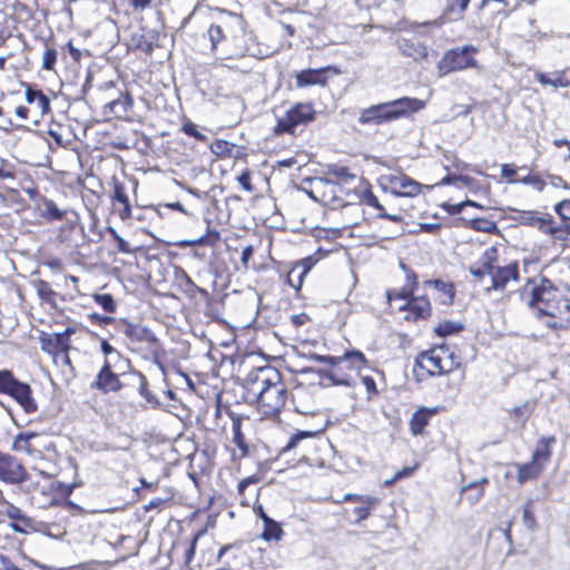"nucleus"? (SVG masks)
<instances>
[{"instance_id": "a18cd8bd", "label": "nucleus", "mask_w": 570, "mask_h": 570, "mask_svg": "<svg viewBox=\"0 0 570 570\" xmlns=\"http://www.w3.org/2000/svg\"><path fill=\"white\" fill-rule=\"evenodd\" d=\"M324 375L327 379H330L335 385H353L352 379L348 376H338L335 372H327Z\"/></svg>"}, {"instance_id": "f257e3e1", "label": "nucleus", "mask_w": 570, "mask_h": 570, "mask_svg": "<svg viewBox=\"0 0 570 570\" xmlns=\"http://www.w3.org/2000/svg\"><path fill=\"white\" fill-rule=\"evenodd\" d=\"M248 391L257 396L258 405L265 415L278 413L286 402V386L281 374L273 367L259 368L249 377Z\"/></svg>"}, {"instance_id": "e2e57ef3", "label": "nucleus", "mask_w": 570, "mask_h": 570, "mask_svg": "<svg viewBox=\"0 0 570 570\" xmlns=\"http://www.w3.org/2000/svg\"><path fill=\"white\" fill-rule=\"evenodd\" d=\"M468 203H459V204H453V205H444V208H446V210L452 214V215H456V214H460L463 208L466 206Z\"/></svg>"}, {"instance_id": "b1692460", "label": "nucleus", "mask_w": 570, "mask_h": 570, "mask_svg": "<svg viewBox=\"0 0 570 570\" xmlns=\"http://www.w3.org/2000/svg\"><path fill=\"white\" fill-rule=\"evenodd\" d=\"M377 503V500L373 497L366 495L360 501V505L354 509V513L357 519L356 522L363 521L368 518L372 508Z\"/></svg>"}, {"instance_id": "f3484780", "label": "nucleus", "mask_w": 570, "mask_h": 570, "mask_svg": "<svg viewBox=\"0 0 570 570\" xmlns=\"http://www.w3.org/2000/svg\"><path fill=\"white\" fill-rule=\"evenodd\" d=\"M436 413V409L429 410L426 407L419 409L411 417L410 429L414 435L422 434L425 426L429 424L432 415Z\"/></svg>"}, {"instance_id": "9d476101", "label": "nucleus", "mask_w": 570, "mask_h": 570, "mask_svg": "<svg viewBox=\"0 0 570 570\" xmlns=\"http://www.w3.org/2000/svg\"><path fill=\"white\" fill-rule=\"evenodd\" d=\"M28 480V472L14 456L0 452V481L20 484Z\"/></svg>"}, {"instance_id": "20e7f679", "label": "nucleus", "mask_w": 570, "mask_h": 570, "mask_svg": "<svg viewBox=\"0 0 570 570\" xmlns=\"http://www.w3.org/2000/svg\"><path fill=\"white\" fill-rule=\"evenodd\" d=\"M425 107V101L403 97L384 104L371 106L360 112L358 122L362 125H381L415 112Z\"/></svg>"}, {"instance_id": "c03bdc74", "label": "nucleus", "mask_w": 570, "mask_h": 570, "mask_svg": "<svg viewBox=\"0 0 570 570\" xmlns=\"http://www.w3.org/2000/svg\"><path fill=\"white\" fill-rule=\"evenodd\" d=\"M472 227L476 230H483L488 233L497 229L495 224L488 219H475L472 222Z\"/></svg>"}, {"instance_id": "6ab92c4d", "label": "nucleus", "mask_w": 570, "mask_h": 570, "mask_svg": "<svg viewBox=\"0 0 570 570\" xmlns=\"http://www.w3.org/2000/svg\"><path fill=\"white\" fill-rule=\"evenodd\" d=\"M518 481L524 483L528 480L535 479L543 470V463L532 459L531 462L518 464Z\"/></svg>"}, {"instance_id": "13d9d810", "label": "nucleus", "mask_w": 570, "mask_h": 570, "mask_svg": "<svg viewBox=\"0 0 570 570\" xmlns=\"http://www.w3.org/2000/svg\"><path fill=\"white\" fill-rule=\"evenodd\" d=\"M253 254H254V247L252 245H248L243 248L242 258H240L243 266H245V267L247 266L248 262L253 257Z\"/></svg>"}, {"instance_id": "a211bd4d", "label": "nucleus", "mask_w": 570, "mask_h": 570, "mask_svg": "<svg viewBox=\"0 0 570 570\" xmlns=\"http://www.w3.org/2000/svg\"><path fill=\"white\" fill-rule=\"evenodd\" d=\"M324 83L323 70L307 69L296 75V85L299 88Z\"/></svg>"}, {"instance_id": "9b49d317", "label": "nucleus", "mask_w": 570, "mask_h": 570, "mask_svg": "<svg viewBox=\"0 0 570 570\" xmlns=\"http://www.w3.org/2000/svg\"><path fill=\"white\" fill-rule=\"evenodd\" d=\"M308 360H313L321 363H326L331 365L346 364V366L355 367L360 370L362 365L366 363V358L362 352L352 351L344 354L342 357H333L327 355H318V354H309L306 356Z\"/></svg>"}, {"instance_id": "c9c22d12", "label": "nucleus", "mask_w": 570, "mask_h": 570, "mask_svg": "<svg viewBox=\"0 0 570 570\" xmlns=\"http://www.w3.org/2000/svg\"><path fill=\"white\" fill-rule=\"evenodd\" d=\"M37 293L42 301L52 302L56 293L51 288L50 284L46 281H39L37 283Z\"/></svg>"}, {"instance_id": "423d86ee", "label": "nucleus", "mask_w": 570, "mask_h": 570, "mask_svg": "<svg viewBox=\"0 0 570 570\" xmlns=\"http://www.w3.org/2000/svg\"><path fill=\"white\" fill-rule=\"evenodd\" d=\"M389 302L404 301V304L399 306V309L407 312L406 320L417 321L426 318L431 314V304L425 297H412V289L389 291L386 293Z\"/></svg>"}, {"instance_id": "f03ea898", "label": "nucleus", "mask_w": 570, "mask_h": 570, "mask_svg": "<svg viewBox=\"0 0 570 570\" xmlns=\"http://www.w3.org/2000/svg\"><path fill=\"white\" fill-rule=\"evenodd\" d=\"M528 305L538 317L562 318L569 313L570 298L563 296L550 279L541 278L538 285L530 287Z\"/></svg>"}, {"instance_id": "bb28decb", "label": "nucleus", "mask_w": 570, "mask_h": 570, "mask_svg": "<svg viewBox=\"0 0 570 570\" xmlns=\"http://www.w3.org/2000/svg\"><path fill=\"white\" fill-rule=\"evenodd\" d=\"M317 183L324 188L323 197L325 202L341 205V200L334 195L336 186L330 178H318Z\"/></svg>"}, {"instance_id": "7ed1b4c3", "label": "nucleus", "mask_w": 570, "mask_h": 570, "mask_svg": "<svg viewBox=\"0 0 570 570\" xmlns=\"http://www.w3.org/2000/svg\"><path fill=\"white\" fill-rule=\"evenodd\" d=\"M497 253L494 247L485 249L480 259L469 267V272L476 281H482L487 275L490 276L491 285L485 288L488 292L491 289L502 291L510 281L519 278L518 264L497 265Z\"/></svg>"}, {"instance_id": "58836bf2", "label": "nucleus", "mask_w": 570, "mask_h": 570, "mask_svg": "<svg viewBox=\"0 0 570 570\" xmlns=\"http://www.w3.org/2000/svg\"><path fill=\"white\" fill-rule=\"evenodd\" d=\"M219 239L217 230H208L207 235L195 240L188 242L189 245H214Z\"/></svg>"}, {"instance_id": "bf43d9fd", "label": "nucleus", "mask_w": 570, "mask_h": 570, "mask_svg": "<svg viewBox=\"0 0 570 570\" xmlns=\"http://www.w3.org/2000/svg\"><path fill=\"white\" fill-rule=\"evenodd\" d=\"M501 173H502L503 177L512 179V177H514L517 174V169L513 166L505 164V165H502ZM510 181L514 183L515 180H510Z\"/></svg>"}, {"instance_id": "864d4df0", "label": "nucleus", "mask_w": 570, "mask_h": 570, "mask_svg": "<svg viewBox=\"0 0 570 570\" xmlns=\"http://www.w3.org/2000/svg\"><path fill=\"white\" fill-rule=\"evenodd\" d=\"M363 199L368 206H373L379 210H383V206L379 203L376 196L373 195L372 191L366 190L364 193Z\"/></svg>"}, {"instance_id": "5701e85b", "label": "nucleus", "mask_w": 570, "mask_h": 570, "mask_svg": "<svg viewBox=\"0 0 570 570\" xmlns=\"http://www.w3.org/2000/svg\"><path fill=\"white\" fill-rule=\"evenodd\" d=\"M284 534V531L278 522L273 519H267L264 524V531L262 538L266 541L276 540L279 541Z\"/></svg>"}, {"instance_id": "6e6552de", "label": "nucleus", "mask_w": 570, "mask_h": 570, "mask_svg": "<svg viewBox=\"0 0 570 570\" xmlns=\"http://www.w3.org/2000/svg\"><path fill=\"white\" fill-rule=\"evenodd\" d=\"M314 114L315 111L311 104H296L283 117L278 118L275 132H293L298 125L312 121Z\"/></svg>"}, {"instance_id": "69168bd1", "label": "nucleus", "mask_w": 570, "mask_h": 570, "mask_svg": "<svg viewBox=\"0 0 570 570\" xmlns=\"http://www.w3.org/2000/svg\"><path fill=\"white\" fill-rule=\"evenodd\" d=\"M119 217L125 220L131 216L130 203L122 204V207L118 210Z\"/></svg>"}, {"instance_id": "3c124183", "label": "nucleus", "mask_w": 570, "mask_h": 570, "mask_svg": "<svg viewBox=\"0 0 570 570\" xmlns=\"http://www.w3.org/2000/svg\"><path fill=\"white\" fill-rule=\"evenodd\" d=\"M6 514L12 520H23L22 511L13 504L7 503Z\"/></svg>"}, {"instance_id": "09e8293b", "label": "nucleus", "mask_w": 570, "mask_h": 570, "mask_svg": "<svg viewBox=\"0 0 570 570\" xmlns=\"http://www.w3.org/2000/svg\"><path fill=\"white\" fill-rule=\"evenodd\" d=\"M415 469H416V465L407 466V468L402 469L401 471H397L391 480L385 481V484H387V485L393 484L394 482H396L403 478L410 476L415 471Z\"/></svg>"}, {"instance_id": "4c0bfd02", "label": "nucleus", "mask_w": 570, "mask_h": 570, "mask_svg": "<svg viewBox=\"0 0 570 570\" xmlns=\"http://www.w3.org/2000/svg\"><path fill=\"white\" fill-rule=\"evenodd\" d=\"M454 13L458 16L456 4H449L445 8L444 12L438 19L433 20L432 22H425L424 24H433L436 27L442 26L443 23H445V21L451 20L450 16Z\"/></svg>"}, {"instance_id": "4be33fe9", "label": "nucleus", "mask_w": 570, "mask_h": 570, "mask_svg": "<svg viewBox=\"0 0 570 570\" xmlns=\"http://www.w3.org/2000/svg\"><path fill=\"white\" fill-rule=\"evenodd\" d=\"M308 271L309 268L305 263L296 264L287 274V281L289 285L298 289L302 286L303 279Z\"/></svg>"}, {"instance_id": "c85d7f7f", "label": "nucleus", "mask_w": 570, "mask_h": 570, "mask_svg": "<svg viewBox=\"0 0 570 570\" xmlns=\"http://www.w3.org/2000/svg\"><path fill=\"white\" fill-rule=\"evenodd\" d=\"M462 330H463V325L461 323L452 322V321H444V322L439 323V325L435 327L434 331L439 336L444 337V336L452 335L454 333H459Z\"/></svg>"}, {"instance_id": "1a4fd4ad", "label": "nucleus", "mask_w": 570, "mask_h": 570, "mask_svg": "<svg viewBox=\"0 0 570 570\" xmlns=\"http://www.w3.org/2000/svg\"><path fill=\"white\" fill-rule=\"evenodd\" d=\"M385 189L400 197H414L420 194L421 185L404 174H390L382 178Z\"/></svg>"}, {"instance_id": "f8f14e48", "label": "nucleus", "mask_w": 570, "mask_h": 570, "mask_svg": "<svg viewBox=\"0 0 570 570\" xmlns=\"http://www.w3.org/2000/svg\"><path fill=\"white\" fill-rule=\"evenodd\" d=\"M92 385L104 393L117 392L121 389L119 377L111 371L108 361L105 362Z\"/></svg>"}, {"instance_id": "412c9836", "label": "nucleus", "mask_w": 570, "mask_h": 570, "mask_svg": "<svg viewBox=\"0 0 570 570\" xmlns=\"http://www.w3.org/2000/svg\"><path fill=\"white\" fill-rule=\"evenodd\" d=\"M534 405L535 403L533 401H527L523 404L513 407L511 411V417H513L515 422L519 423L521 428H523L530 414L532 413Z\"/></svg>"}, {"instance_id": "338daca9", "label": "nucleus", "mask_w": 570, "mask_h": 570, "mask_svg": "<svg viewBox=\"0 0 570 570\" xmlns=\"http://www.w3.org/2000/svg\"><path fill=\"white\" fill-rule=\"evenodd\" d=\"M254 482H256V479H255V478H253V476L243 479V480L238 483V492H239V493H243V492L245 491V489H246L249 484H252V483H254Z\"/></svg>"}, {"instance_id": "052dcab7", "label": "nucleus", "mask_w": 570, "mask_h": 570, "mask_svg": "<svg viewBox=\"0 0 570 570\" xmlns=\"http://www.w3.org/2000/svg\"><path fill=\"white\" fill-rule=\"evenodd\" d=\"M41 94V91L35 90L30 86H28L26 90V101L28 104H35V101H37V96Z\"/></svg>"}, {"instance_id": "8fccbe9b", "label": "nucleus", "mask_w": 570, "mask_h": 570, "mask_svg": "<svg viewBox=\"0 0 570 570\" xmlns=\"http://www.w3.org/2000/svg\"><path fill=\"white\" fill-rule=\"evenodd\" d=\"M312 435H313V433H311V432H298V433L294 434L291 438V440L287 443V445L284 448V451H288V450L294 449L301 440H303L305 438H308V436H312Z\"/></svg>"}, {"instance_id": "49530a36", "label": "nucleus", "mask_w": 570, "mask_h": 570, "mask_svg": "<svg viewBox=\"0 0 570 570\" xmlns=\"http://www.w3.org/2000/svg\"><path fill=\"white\" fill-rule=\"evenodd\" d=\"M362 382L368 393V396H367L368 400H371L374 395L379 394V391L376 389V383L373 377L362 376Z\"/></svg>"}, {"instance_id": "de8ad7c7", "label": "nucleus", "mask_w": 570, "mask_h": 570, "mask_svg": "<svg viewBox=\"0 0 570 570\" xmlns=\"http://www.w3.org/2000/svg\"><path fill=\"white\" fill-rule=\"evenodd\" d=\"M554 209L563 219L570 220V199L558 203Z\"/></svg>"}, {"instance_id": "cd10ccee", "label": "nucleus", "mask_w": 570, "mask_h": 570, "mask_svg": "<svg viewBox=\"0 0 570 570\" xmlns=\"http://www.w3.org/2000/svg\"><path fill=\"white\" fill-rule=\"evenodd\" d=\"M19 382L9 370H0V393L9 394Z\"/></svg>"}, {"instance_id": "ea45409f", "label": "nucleus", "mask_w": 570, "mask_h": 570, "mask_svg": "<svg viewBox=\"0 0 570 570\" xmlns=\"http://www.w3.org/2000/svg\"><path fill=\"white\" fill-rule=\"evenodd\" d=\"M538 227L546 234H554L557 233V228L552 226V220L550 215H543L542 217H537Z\"/></svg>"}, {"instance_id": "c756f323", "label": "nucleus", "mask_w": 570, "mask_h": 570, "mask_svg": "<svg viewBox=\"0 0 570 570\" xmlns=\"http://www.w3.org/2000/svg\"><path fill=\"white\" fill-rule=\"evenodd\" d=\"M208 39L212 43V50L217 49L218 43L227 38L224 28L219 24H212L207 30Z\"/></svg>"}, {"instance_id": "39448f33", "label": "nucleus", "mask_w": 570, "mask_h": 570, "mask_svg": "<svg viewBox=\"0 0 570 570\" xmlns=\"http://www.w3.org/2000/svg\"><path fill=\"white\" fill-rule=\"evenodd\" d=\"M460 366L458 357L446 347L439 346L419 354L414 364V375L419 381L425 376L451 373Z\"/></svg>"}, {"instance_id": "0e129e2a", "label": "nucleus", "mask_w": 570, "mask_h": 570, "mask_svg": "<svg viewBox=\"0 0 570 570\" xmlns=\"http://www.w3.org/2000/svg\"><path fill=\"white\" fill-rule=\"evenodd\" d=\"M471 0H456L458 4V17H455L453 20L462 19L463 13L465 9L468 8V4Z\"/></svg>"}, {"instance_id": "393cba45", "label": "nucleus", "mask_w": 570, "mask_h": 570, "mask_svg": "<svg viewBox=\"0 0 570 570\" xmlns=\"http://www.w3.org/2000/svg\"><path fill=\"white\" fill-rule=\"evenodd\" d=\"M41 216L46 219H62L65 217V212L61 210L57 204L51 199L42 200V209Z\"/></svg>"}, {"instance_id": "7c9ffc66", "label": "nucleus", "mask_w": 570, "mask_h": 570, "mask_svg": "<svg viewBox=\"0 0 570 570\" xmlns=\"http://www.w3.org/2000/svg\"><path fill=\"white\" fill-rule=\"evenodd\" d=\"M534 502L529 500L522 511V520L528 530L533 531L537 528V521L534 518Z\"/></svg>"}, {"instance_id": "aec40b11", "label": "nucleus", "mask_w": 570, "mask_h": 570, "mask_svg": "<svg viewBox=\"0 0 570 570\" xmlns=\"http://www.w3.org/2000/svg\"><path fill=\"white\" fill-rule=\"evenodd\" d=\"M556 438H541L533 452L532 459L537 462H548L551 456V446L554 444Z\"/></svg>"}, {"instance_id": "473e14b6", "label": "nucleus", "mask_w": 570, "mask_h": 570, "mask_svg": "<svg viewBox=\"0 0 570 570\" xmlns=\"http://www.w3.org/2000/svg\"><path fill=\"white\" fill-rule=\"evenodd\" d=\"M535 79L544 86L550 85L553 86L554 88L569 86V81L566 80L562 76H556L554 78H550L542 72H537Z\"/></svg>"}, {"instance_id": "4d7b16f0", "label": "nucleus", "mask_w": 570, "mask_h": 570, "mask_svg": "<svg viewBox=\"0 0 570 570\" xmlns=\"http://www.w3.org/2000/svg\"><path fill=\"white\" fill-rule=\"evenodd\" d=\"M35 104L41 110V112H46L50 108L49 99L43 94L37 96V101H35Z\"/></svg>"}, {"instance_id": "a19ab883", "label": "nucleus", "mask_w": 570, "mask_h": 570, "mask_svg": "<svg viewBox=\"0 0 570 570\" xmlns=\"http://www.w3.org/2000/svg\"><path fill=\"white\" fill-rule=\"evenodd\" d=\"M518 181L521 184H524V185H531L539 191L543 190V188L546 186L544 180L537 175H529Z\"/></svg>"}, {"instance_id": "79ce46f5", "label": "nucleus", "mask_w": 570, "mask_h": 570, "mask_svg": "<svg viewBox=\"0 0 570 570\" xmlns=\"http://www.w3.org/2000/svg\"><path fill=\"white\" fill-rule=\"evenodd\" d=\"M232 145L226 141L218 139L210 145V150L216 155H225L230 151Z\"/></svg>"}, {"instance_id": "72a5a7b5", "label": "nucleus", "mask_w": 570, "mask_h": 570, "mask_svg": "<svg viewBox=\"0 0 570 570\" xmlns=\"http://www.w3.org/2000/svg\"><path fill=\"white\" fill-rule=\"evenodd\" d=\"M94 299L99 304L106 312L114 313L116 311V303L110 294H95Z\"/></svg>"}, {"instance_id": "dca6fc26", "label": "nucleus", "mask_w": 570, "mask_h": 570, "mask_svg": "<svg viewBox=\"0 0 570 570\" xmlns=\"http://www.w3.org/2000/svg\"><path fill=\"white\" fill-rule=\"evenodd\" d=\"M124 333L131 341L147 342L149 344H156L158 342L153 331L145 326L128 323Z\"/></svg>"}, {"instance_id": "6e6d98bb", "label": "nucleus", "mask_w": 570, "mask_h": 570, "mask_svg": "<svg viewBox=\"0 0 570 570\" xmlns=\"http://www.w3.org/2000/svg\"><path fill=\"white\" fill-rule=\"evenodd\" d=\"M111 234L114 235L115 239L117 240V247L122 253H130V247L128 242H126L124 238H121L115 229H111Z\"/></svg>"}, {"instance_id": "e433bc0d", "label": "nucleus", "mask_w": 570, "mask_h": 570, "mask_svg": "<svg viewBox=\"0 0 570 570\" xmlns=\"http://www.w3.org/2000/svg\"><path fill=\"white\" fill-rule=\"evenodd\" d=\"M181 130L190 136V137H194L195 139L199 140V141H207V136L204 135L203 132L199 131L198 129V126L191 121H186L183 127H181Z\"/></svg>"}, {"instance_id": "5fc2aeb1", "label": "nucleus", "mask_w": 570, "mask_h": 570, "mask_svg": "<svg viewBox=\"0 0 570 570\" xmlns=\"http://www.w3.org/2000/svg\"><path fill=\"white\" fill-rule=\"evenodd\" d=\"M238 183L243 186V188L247 191H253V186L250 184V174L249 171H244L242 175L237 177Z\"/></svg>"}, {"instance_id": "a878e982", "label": "nucleus", "mask_w": 570, "mask_h": 570, "mask_svg": "<svg viewBox=\"0 0 570 570\" xmlns=\"http://www.w3.org/2000/svg\"><path fill=\"white\" fill-rule=\"evenodd\" d=\"M326 173L334 176L342 183H348L350 180L356 179V175L351 173L347 167L337 164L328 165Z\"/></svg>"}, {"instance_id": "0eeeda50", "label": "nucleus", "mask_w": 570, "mask_h": 570, "mask_svg": "<svg viewBox=\"0 0 570 570\" xmlns=\"http://www.w3.org/2000/svg\"><path fill=\"white\" fill-rule=\"evenodd\" d=\"M474 52H476V48L473 46L449 50L439 62L440 71L445 75L474 67L476 65L472 56Z\"/></svg>"}, {"instance_id": "4468645a", "label": "nucleus", "mask_w": 570, "mask_h": 570, "mask_svg": "<svg viewBox=\"0 0 570 570\" xmlns=\"http://www.w3.org/2000/svg\"><path fill=\"white\" fill-rule=\"evenodd\" d=\"M40 435L36 433H20L16 436L12 449L17 452H24L30 456H39Z\"/></svg>"}, {"instance_id": "37998d69", "label": "nucleus", "mask_w": 570, "mask_h": 570, "mask_svg": "<svg viewBox=\"0 0 570 570\" xmlns=\"http://www.w3.org/2000/svg\"><path fill=\"white\" fill-rule=\"evenodd\" d=\"M112 199L122 204L129 203L128 196L125 193V187L120 183H115Z\"/></svg>"}, {"instance_id": "603ef678", "label": "nucleus", "mask_w": 570, "mask_h": 570, "mask_svg": "<svg viewBox=\"0 0 570 570\" xmlns=\"http://www.w3.org/2000/svg\"><path fill=\"white\" fill-rule=\"evenodd\" d=\"M569 324H570L569 315H566L562 318H554V321L547 323V325L553 330L567 328L569 326Z\"/></svg>"}, {"instance_id": "ddd939ff", "label": "nucleus", "mask_w": 570, "mask_h": 570, "mask_svg": "<svg viewBox=\"0 0 570 570\" xmlns=\"http://www.w3.org/2000/svg\"><path fill=\"white\" fill-rule=\"evenodd\" d=\"M8 395L16 400L24 412L33 413L37 410V403L32 397V391L29 384L19 381Z\"/></svg>"}, {"instance_id": "774afa93", "label": "nucleus", "mask_w": 570, "mask_h": 570, "mask_svg": "<svg viewBox=\"0 0 570 570\" xmlns=\"http://www.w3.org/2000/svg\"><path fill=\"white\" fill-rule=\"evenodd\" d=\"M68 50H69V53L71 55V57L78 61L81 57V52L78 48H76L71 41L68 42Z\"/></svg>"}, {"instance_id": "f704fd0d", "label": "nucleus", "mask_w": 570, "mask_h": 570, "mask_svg": "<svg viewBox=\"0 0 570 570\" xmlns=\"http://www.w3.org/2000/svg\"><path fill=\"white\" fill-rule=\"evenodd\" d=\"M58 52L55 48L48 47L46 48L42 55V69L45 70H53L57 61Z\"/></svg>"}, {"instance_id": "2eb2a0df", "label": "nucleus", "mask_w": 570, "mask_h": 570, "mask_svg": "<svg viewBox=\"0 0 570 570\" xmlns=\"http://www.w3.org/2000/svg\"><path fill=\"white\" fill-rule=\"evenodd\" d=\"M131 106V99L128 94L119 92L118 97L112 98L104 106V114L106 116L121 117Z\"/></svg>"}, {"instance_id": "680f3d73", "label": "nucleus", "mask_w": 570, "mask_h": 570, "mask_svg": "<svg viewBox=\"0 0 570 570\" xmlns=\"http://www.w3.org/2000/svg\"><path fill=\"white\" fill-rule=\"evenodd\" d=\"M130 4L135 10H145L151 4V0H130Z\"/></svg>"}, {"instance_id": "2f4dec72", "label": "nucleus", "mask_w": 570, "mask_h": 570, "mask_svg": "<svg viewBox=\"0 0 570 570\" xmlns=\"http://www.w3.org/2000/svg\"><path fill=\"white\" fill-rule=\"evenodd\" d=\"M233 421V434H234V442L237 444V446L244 451L247 450V446L245 444L244 435L242 433V419L237 415H232Z\"/></svg>"}]
</instances>
